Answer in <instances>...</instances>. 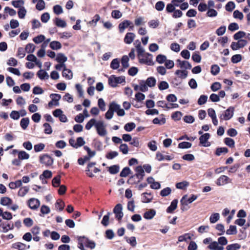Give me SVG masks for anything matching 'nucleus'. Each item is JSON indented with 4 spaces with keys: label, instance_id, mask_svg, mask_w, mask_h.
<instances>
[{
    "label": "nucleus",
    "instance_id": "obj_1",
    "mask_svg": "<svg viewBox=\"0 0 250 250\" xmlns=\"http://www.w3.org/2000/svg\"><path fill=\"white\" fill-rule=\"evenodd\" d=\"M94 126L97 134L101 137H104L107 134L106 125L103 121H97L94 118L90 119L85 125V128L89 130Z\"/></svg>",
    "mask_w": 250,
    "mask_h": 250
},
{
    "label": "nucleus",
    "instance_id": "obj_2",
    "mask_svg": "<svg viewBox=\"0 0 250 250\" xmlns=\"http://www.w3.org/2000/svg\"><path fill=\"white\" fill-rule=\"evenodd\" d=\"M197 198V196L195 195H192L189 198H188L187 195H184L180 201V203L182 205L181 209L182 210H188L189 208V207L188 206V204L192 203Z\"/></svg>",
    "mask_w": 250,
    "mask_h": 250
},
{
    "label": "nucleus",
    "instance_id": "obj_3",
    "mask_svg": "<svg viewBox=\"0 0 250 250\" xmlns=\"http://www.w3.org/2000/svg\"><path fill=\"white\" fill-rule=\"evenodd\" d=\"M108 84L113 87H115L118 84L125 83V77L124 76L116 77L115 75H111L108 78Z\"/></svg>",
    "mask_w": 250,
    "mask_h": 250
},
{
    "label": "nucleus",
    "instance_id": "obj_4",
    "mask_svg": "<svg viewBox=\"0 0 250 250\" xmlns=\"http://www.w3.org/2000/svg\"><path fill=\"white\" fill-rule=\"evenodd\" d=\"M139 60L141 63L145 64L147 65H152L154 64L152 60V55L148 53H146L142 57L139 58Z\"/></svg>",
    "mask_w": 250,
    "mask_h": 250
},
{
    "label": "nucleus",
    "instance_id": "obj_5",
    "mask_svg": "<svg viewBox=\"0 0 250 250\" xmlns=\"http://www.w3.org/2000/svg\"><path fill=\"white\" fill-rule=\"evenodd\" d=\"M234 108L232 106L229 107L224 113L220 116V119L222 120H229L230 119L234 114Z\"/></svg>",
    "mask_w": 250,
    "mask_h": 250
},
{
    "label": "nucleus",
    "instance_id": "obj_6",
    "mask_svg": "<svg viewBox=\"0 0 250 250\" xmlns=\"http://www.w3.org/2000/svg\"><path fill=\"white\" fill-rule=\"evenodd\" d=\"M236 42H232L230 47L233 50H237L240 48H242L246 46L248 44V42L246 40H237Z\"/></svg>",
    "mask_w": 250,
    "mask_h": 250
},
{
    "label": "nucleus",
    "instance_id": "obj_7",
    "mask_svg": "<svg viewBox=\"0 0 250 250\" xmlns=\"http://www.w3.org/2000/svg\"><path fill=\"white\" fill-rule=\"evenodd\" d=\"M40 162L46 166H50L53 163V159L47 154H44L40 156Z\"/></svg>",
    "mask_w": 250,
    "mask_h": 250
},
{
    "label": "nucleus",
    "instance_id": "obj_8",
    "mask_svg": "<svg viewBox=\"0 0 250 250\" xmlns=\"http://www.w3.org/2000/svg\"><path fill=\"white\" fill-rule=\"evenodd\" d=\"M113 212L115 214L116 218L118 220H121L124 215L122 205L121 204L116 205L113 209Z\"/></svg>",
    "mask_w": 250,
    "mask_h": 250
},
{
    "label": "nucleus",
    "instance_id": "obj_9",
    "mask_svg": "<svg viewBox=\"0 0 250 250\" xmlns=\"http://www.w3.org/2000/svg\"><path fill=\"white\" fill-rule=\"evenodd\" d=\"M117 106L113 104L112 102L111 103L109 106V109L105 113V117L107 120H110L113 118L114 110L117 109Z\"/></svg>",
    "mask_w": 250,
    "mask_h": 250
},
{
    "label": "nucleus",
    "instance_id": "obj_10",
    "mask_svg": "<svg viewBox=\"0 0 250 250\" xmlns=\"http://www.w3.org/2000/svg\"><path fill=\"white\" fill-rule=\"evenodd\" d=\"M231 180L226 175H222L219 177L216 181V184L219 186H223L228 183H230Z\"/></svg>",
    "mask_w": 250,
    "mask_h": 250
},
{
    "label": "nucleus",
    "instance_id": "obj_11",
    "mask_svg": "<svg viewBox=\"0 0 250 250\" xmlns=\"http://www.w3.org/2000/svg\"><path fill=\"white\" fill-rule=\"evenodd\" d=\"M14 228L13 223H2L0 225V230L3 233H6L9 230H13Z\"/></svg>",
    "mask_w": 250,
    "mask_h": 250
},
{
    "label": "nucleus",
    "instance_id": "obj_12",
    "mask_svg": "<svg viewBox=\"0 0 250 250\" xmlns=\"http://www.w3.org/2000/svg\"><path fill=\"white\" fill-rule=\"evenodd\" d=\"M177 65L181 69H190L192 67L191 64L187 61H181L179 59L177 60Z\"/></svg>",
    "mask_w": 250,
    "mask_h": 250
},
{
    "label": "nucleus",
    "instance_id": "obj_13",
    "mask_svg": "<svg viewBox=\"0 0 250 250\" xmlns=\"http://www.w3.org/2000/svg\"><path fill=\"white\" fill-rule=\"evenodd\" d=\"M28 204L31 209H36L39 207L40 202L38 199L33 198L28 200Z\"/></svg>",
    "mask_w": 250,
    "mask_h": 250
},
{
    "label": "nucleus",
    "instance_id": "obj_14",
    "mask_svg": "<svg viewBox=\"0 0 250 250\" xmlns=\"http://www.w3.org/2000/svg\"><path fill=\"white\" fill-rule=\"evenodd\" d=\"M210 135L209 133H206L201 135L199 138L200 143L204 146L207 147L210 146V144L208 142Z\"/></svg>",
    "mask_w": 250,
    "mask_h": 250
},
{
    "label": "nucleus",
    "instance_id": "obj_15",
    "mask_svg": "<svg viewBox=\"0 0 250 250\" xmlns=\"http://www.w3.org/2000/svg\"><path fill=\"white\" fill-rule=\"evenodd\" d=\"M135 171L136 173L135 175L138 179V182H140L143 179L145 175L144 170L141 166H138L135 169Z\"/></svg>",
    "mask_w": 250,
    "mask_h": 250
},
{
    "label": "nucleus",
    "instance_id": "obj_16",
    "mask_svg": "<svg viewBox=\"0 0 250 250\" xmlns=\"http://www.w3.org/2000/svg\"><path fill=\"white\" fill-rule=\"evenodd\" d=\"M136 37L135 34L132 32H128L125 35L124 39V42L128 44H131Z\"/></svg>",
    "mask_w": 250,
    "mask_h": 250
},
{
    "label": "nucleus",
    "instance_id": "obj_17",
    "mask_svg": "<svg viewBox=\"0 0 250 250\" xmlns=\"http://www.w3.org/2000/svg\"><path fill=\"white\" fill-rule=\"evenodd\" d=\"M156 159L158 161H162L164 160L170 161L173 158L169 155H165L160 152H157L156 154Z\"/></svg>",
    "mask_w": 250,
    "mask_h": 250
},
{
    "label": "nucleus",
    "instance_id": "obj_18",
    "mask_svg": "<svg viewBox=\"0 0 250 250\" xmlns=\"http://www.w3.org/2000/svg\"><path fill=\"white\" fill-rule=\"evenodd\" d=\"M132 24V22L129 20H125L119 24V29L121 33H123L125 29Z\"/></svg>",
    "mask_w": 250,
    "mask_h": 250
},
{
    "label": "nucleus",
    "instance_id": "obj_19",
    "mask_svg": "<svg viewBox=\"0 0 250 250\" xmlns=\"http://www.w3.org/2000/svg\"><path fill=\"white\" fill-rule=\"evenodd\" d=\"M152 199L153 196L150 193L145 192L142 194V201L143 203H149L152 200Z\"/></svg>",
    "mask_w": 250,
    "mask_h": 250
},
{
    "label": "nucleus",
    "instance_id": "obj_20",
    "mask_svg": "<svg viewBox=\"0 0 250 250\" xmlns=\"http://www.w3.org/2000/svg\"><path fill=\"white\" fill-rule=\"evenodd\" d=\"M77 238L78 241V247H80V246L82 245V246H84V245H85V246H86L89 240V239L88 238L84 236H77Z\"/></svg>",
    "mask_w": 250,
    "mask_h": 250
},
{
    "label": "nucleus",
    "instance_id": "obj_21",
    "mask_svg": "<svg viewBox=\"0 0 250 250\" xmlns=\"http://www.w3.org/2000/svg\"><path fill=\"white\" fill-rule=\"evenodd\" d=\"M156 214V211L153 209L146 211L144 214V217L147 220L152 219Z\"/></svg>",
    "mask_w": 250,
    "mask_h": 250
},
{
    "label": "nucleus",
    "instance_id": "obj_22",
    "mask_svg": "<svg viewBox=\"0 0 250 250\" xmlns=\"http://www.w3.org/2000/svg\"><path fill=\"white\" fill-rule=\"evenodd\" d=\"M96 165L95 162H91L88 164L87 169L86 170V173L87 176L90 177H94V175L92 173L93 170L94 166Z\"/></svg>",
    "mask_w": 250,
    "mask_h": 250
},
{
    "label": "nucleus",
    "instance_id": "obj_23",
    "mask_svg": "<svg viewBox=\"0 0 250 250\" xmlns=\"http://www.w3.org/2000/svg\"><path fill=\"white\" fill-rule=\"evenodd\" d=\"M175 74L178 76L179 78L185 79L188 76V72L186 70H177L175 72Z\"/></svg>",
    "mask_w": 250,
    "mask_h": 250
},
{
    "label": "nucleus",
    "instance_id": "obj_24",
    "mask_svg": "<svg viewBox=\"0 0 250 250\" xmlns=\"http://www.w3.org/2000/svg\"><path fill=\"white\" fill-rule=\"evenodd\" d=\"M208 248L210 250H223L224 248L222 246H219L218 243L216 241L211 242Z\"/></svg>",
    "mask_w": 250,
    "mask_h": 250
},
{
    "label": "nucleus",
    "instance_id": "obj_25",
    "mask_svg": "<svg viewBox=\"0 0 250 250\" xmlns=\"http://www.w3.org/2000/svg\"><path fill=\"white\" fill-rule=\"evenodd\" d=\"M37 76L41 80L48 79L49 76L44 70L40 69L37 73Z\"/></svg>",
    "mask_w": 250,
    "mask_h": 250
},
{
    "label": "nucleus",
    "instance_id": "obj_26",
    "mask_svg": "<svg viewBox=\"0 0 250 250\" xmlns=\"http://www.w3.org/2000/svg\"><path fill=\"white\" fill-rule=\"evenodd\" d=\"M62 76L67 80H71L73 78V73L69 69L64 68L62 73Z\"/></svg>",
    "mask_w": 250,
    "mask_h": 250
},
{
    "label": "nucleus",
    "instance_id": "obj_27",
    "mask_svg": "<svg viewBox=\"0 0 250 250\" xmlns=\"http://www.w3.org/2000/svg\"><path fill=\"white\" fill-rule=\"evenodd\" d=\"M57 62L60 63H64L67 61V58L62 53H58L56 58Z\"/></svg>",
    "mask_w": 250,
    "mask_h": 250
},
{
    "label": "nucleus",
    "instance_id": "obj_28",
    "mask_svg": "<svg viewBox=\"0 0 250 250\" xmlns=\"http://www.w3.org/2000/svg\"><path fill=\"white\" fill-rule=\"evenodd\" d=\"M29 190V188L27 186L21 187L18 192V195L20 197H24L28 192Z\"/></svg>",
    "mask_w": 250,
    "mask_h": 250
},
{
    "label": "nucleus",
    "instance_id": "obj_29",
    "mask_svg": "<svg viewBox=\"0 0 250 250\" xmlns=\"http://www.w3.org/2000/svg\"><path fill=\"white\" fill-rule=\"evenodd\" d=\"M22 186L21 181L18 180L15 182H11L9 184V187L11 189H15L18 188H20Z\"/></svg>",
    "mask_w": 250,
    "mask_h": 250
},
{
    "label": "nucleus",
    "instance_id": "obj_30",
    "mask_svg": "<svg viewBox=\"0 0 250 250\" xmlns=\"http://www.w3.org/2000/svg\"><path fill=\"white\" fill-rule=\"evenodd\" d=\"M50 97L52 100L54 102V105L58 106L59 105V101L61 98V96L58 94H51Z\"/></svg>",
    "mask_w": 250,
    "mask_h": 250
},
{
    "label": "nucleus",
    "instance_id": "obj_31",
    "mask_svg": "<svg viewBox=\"0 0 250 250\" xmlns=\"http://www.w3.org/2000/svg\"><path fill=\"white\" fill-rule=\"evenodd\" d=\"M178 200L177 199H175L173 200L169 207H168L167 209V211L168 213L172 212L174 210H175L177 206Z\"/></svg>",
    "mask_w": 250,
    "mask_h": 250
},
{
    "label": "nucleus",
    "instance_id": "obj_32",
    "mask_svg": "<svg viewBox=\"0 0 250 250\" xmlns=\"http://www.w3.org/2000/svg\"><path fill=\"white\" fill-rule=\"evenodd\" d=\"M54 23L57 26L60 27L64 28L66 26V22L59 18H55L54 20Z\"/></svg>",
    "mask_w": 250,
    "mask_h": 250
},
{
    "label": "nucleus",
    "instance_id": "obj_33",
    "mask_svg": "<svg viewBox=\"0 0 250 250\" xmlns=\"http://www.w3.org/2000/svg\"><path fill=\"white\" fill-rule=\"evenodd\" d=\"M145 82L147 86L150 87H154L156 83V80L153 77H148Z\"/></svg>",
    "mask_w": 250,
    "mask_h": 250
},
{
    "label": "nucleus",
    "instance_id": "obj_34",
    "mask_svg": "<svg viewBox=\"0 0 250 250\" xmlns=\"http://www.w3.org/2000/svg\"><path fill=\"white\" fill-rule=\"evenodd\" d=\"M12 248L18 249L19 250H26V245L21 243L17 242L13 244L12 246Z\"/></svg>",
    "mask_w": 250,
    "mask_h": 250
},
{
    "label": "nucleus",
    "instance_id": "obj_35",
    "mask_svg": "<svg viewBox=\"0 0 250 250\" xmlns=\"http://www.w3.org/2000/svg\"><path fill=\"white\" fill-rule=\"evenodd\" d=\"M188 186L189 183L186 181H183L176 184V188L180 189H185Z\"/></svg>",
    "mask_w": 250,
    "mask_h": 250
},
{
    "label": "nucleus",
    "instance_id": "obj_36",
    "mask_svg": "<svg viewBox=\"0 0 250 250\" xmlns=\"http://www.w3.org/2000/svg\"><path fill=\"white\" fill-rule=\"evenodd\" d=\"M0 202L2 206H8L12 203V200L8 197H4L1 198Z\"/></svg>",
    "mask_w": 250,
    "mask_h": 250
},
{
    "label": "nucleus",
    "instance_id": "obj_37",
    "mask_svg": "<svg viewBox=\"0 0 250 250\" xmlns=\"http://www.w3.org/2000/svg\"><path fill=\"white\" fill-rule=\"evenodd\" d=\"M50 47L53 50H58L61 48L62 44L58 41H53L50 43Z\"/></svg>",
    "mask_w": 250,
    "mask_h": 250
},
{
    "label": "nucleus",
    "instance_id": "obj_38",
    "mask_svg": "<svg viewBox=\"0 0 250 250\" xmlns=\"http://www.w3.org/2000/svg\"><path fill=\"white\" fill-rule=\"evenodd\" d=\"M113 104L117 105V109L114 110V112H116L119 116H123L125 114V112L123 109L121 108L120 105L117 104L116 103L113 102Z\"/></svg>",
    "mask_w": 250,
    "mask_h": 250
},
{
    "label": "nucleus",
    "instance_id": "obj_39",
    "mask_svg": "<svg viewBox=\"0 0 250 250\" xmlns=\"http://www.w3.org/2000/svg\"><path fill=\"white\" fill-rule=\"evenodd\" d=\"M246 33L245 32L240 31L236 33L233 35V39L235 40H242V38L245 37L246 36Z\"/></svg>",
    "mask_w": 250,
    "mask_h": 250
},
{
    "label": "nucleus",
    "instance_id": "obj_40",
    "mask_svg": "<svg viewBox=\"0 0 250 250\" xmlns=\"http://www.w3.org/2000/svg\"><path fill=\"white\" fill-rule=\"evenodd\" d=\"M29 124V119L28 118H22L20 122V125L23 129H25Z\"/></svg>",
    "mask_w": 250,
    "mask_h": 250
},
{
    "label": "nucleus",
    "instance_id": "obj_41",
    "mask_svg": "<svg viewBox=\"0 0 250 250\" xmlns=\"http://www.w3.org/2000/svg\"><path fill=\"white\" fill-rule=\"evenodd\" d=\"M160 24V21L158 20H150L148 22V25L150 28H156Z\"/></svg>",
    "mask_w": 250,
    "mask_h": 250
},
{
    "label": "nucleus",
    "instance_id": "obj_42",
    "mask_svg": "<svg viewBox=\"0 0 250 250\" xmlns=\"http://www.w3.org/2000/svg\"><path fill=\"white\" fill-rule=\"evenodd\" d=\"M29 155L24 151H20L18 154V158L20 160H27L29 159Z\"/></svg>",
    "mask_w": 250,
    "mask_h": 250
},
{
    "label": "nucleus",
    "instance_id": "obj_43",
    "mask_svg": "<svg viewBox=\"0 0 250 250\" xmlns=\"http://www.w3.org/2000/svg\"><path fill=\"white\" fill-rule=\"evenodd\" d=\"M136 127V125L133 122L126 124L124 126V129L128 132L131 131Z\"/></svg>",
    "mask_w": 250,
    "mask_h": 250
},
{
    "label": "nucleus",
    "instance_id": "obj_44",
    "mask_svg": "<svg viewBox=\"0 0 250 250\" xmlns=\"http://www.w3.org/2000/svg\"><path fill=\"white\" fill-rule=\"evenodd\" d=\"M119 169L118 165H113L108 167V171L111 174H115L119 171Z\"/></svg>",
    "mask_w": 250,
    "mask_h": 250
},
{
    "label": "nucleus",
    "instance_id": "obj_45",
    "mask_svg": "<svg viewBox=\"0 0 250 250\" xmlns=\"http://www.w3.org/2000/svg\"><path fill=\"white\" fill-rule=\"evenodd\" d=\"M118 152L117 151H111L107 153L105 157L109 160H112L114 159V158L118 156Z\"/></svg>",
    "mask_w": 250,
    "mask_h": 250
},
{
    "label": "nucleus",
    "instance_id": "obj_46",
    "mask_svg": "<svg viewBox=\"0 0 250 250\" xmlns=\"http://www.w3.org/2000/svg\"><path fill=\"white\" fill-rule=\"evenodd\" d=\"M126 240V241L129 243L131 246L135 247L137 244L136 238L134 236L131 237H125V238Z\"/></svg>",
    "mask_w": 250,
    "mask_h": 250
},
{
    "label": "nucleus",
    "instance_id": "obj_47",
    "mask_svg": "<svg viewBox=\"0 0 250 250\" xmlns=\"http://www.w3.org/2000/svg\"><path fill=\"white\" fill-rule=\"evenodd\" d=\"M128 61L129 58L127 56L125 55L123 56L121 60V63L124 68H126L129 66Z\"/></svg>",
    "mask_w": 250,
    "mask_h": 250
},
{
    "label": "nucleus",
    "instance_id": "obj_48",
    "mask_svg": "<svg viewBox=\"0 0 250 250\" xmlns=\"http://www.w3.org/2000/svg\"><path fill=\"white\" fill-rule=\"evenodd\" d=\"M140 85V91L143 92H146L148 90V86L145 81L141 80L139 81Z\"/></svg>",
    "mask_w": 250,
    "mask_h": 250
},
{
    "label": "nucleus",
    "instance_id": "obj_49",
    "mask_svg": "<svg viewBox=\"0 0 250 250\" xmlns=\"http://www.w3.org/2000/svg\"><path fill=\"white\" fill-rule=\"evenodd\" d=\"M220 218V215L218 213H214L211 215L209 221L211 223H216Z\"/></svg>",
    "mask_w": 250,
    "mask_h": 250
},
{
    "label": "nucleus",
    "instance_id": "obj_50",
    "mask_svg": "<svg viewBox=\"0 0 250 250\" xmlns=\"http://www.w3.org/2000/svg\"><path fill=\"white\" fill-rule=\"evenodd\" d=\"M217 15L218 12L216 10L212 8H208V10L207 12V15L208 17L213 18L216 17Z\"/></svg>",
    "mask_w": 250,
    "mask_h": 250
},
{
    "label": "nucleus",
    "instance_id": "obj_51",
    "mask_svg": "<svg viewBox=\"0 0 250 250\" xmlns=\"http://www.w3.org/2000/svg\"><path fill=\"white\" fill-rule=\"evenodd\" d=\"M120 65V62L118 59H113L111 63L110 67L113 69H117L119 68Z\"/></svg>",
    "mask_w": 250,
    "mask_h": 250
},
{
    "label": "nucleus",
    "instance_id": "obj_52",
    "mask_svg": "<svg viewBox=\"0 0 250 250\" xmlns=\"http://www.w3.org/2000/svg\"><path fill=\"white\" fill-rule=\"evenodd\" d=\"M52 173L51 171L45 170L43 172L42 174L40 176V179H42V178L49 179L52 177Z\"/></svg>",
    "mask_w": 250,
    "mask_h": 250
},
{
    "label": "nucleus",
    "instance_id": "obj_53",
    "mask_svg": "<svg viewBox=\"0 0 250 250\" xmlns=\"http://www.w3.org/2000/svg\"><path fill=\"white\" fill-rule=\"evenodd\" d=\"M242 59V56L240 54H236L231 57V61L233 63H237L240 61H241Z\"/></svg>",
    "mask_w": 250,
    "mask_h": 250
},
{
    "label": "nucleus",
    "instance_id": "obj_54",
    "mask_svg": "<svg viewBox=\"0 0 250 250\" xmlns=\"http://www.w3.org/2000/svg\"><path fill=\"white\" fill-rule=\"evenodd\" d=\"M110 214V213L108 212L106 215L103 217V218L101 221V223L103 226L106 227L108 225Z\"/></svg>",
    "mask_w": 250,
    "mask_h": 250
},
{
    "label": "nucleus",
    "instance_id": "obj_55",
    "mask_svg": "<svg viewBox=\"0 0 250 250\" xmlns=\"http://www.w3.org/2000/svg\"><path fill=\"white\" fill-rule=\"evenodd\" d=\"M168 83L166 81H161L158 84V88L160 90H164L168 89Z\"/></svg>",
    "mask_w": 250,
    "mask_h": 250
},
{
    "label": "nucleus",
    "instance_id": "obj_56",
    "mask_svg": "<svg viewBox=\"0 0 250 250\" xmlns=\"http://www.w3.org/2000/svg\"><path fill=\"white\" fill-rule=\"evenodd\" d=\"M171 192V189L170 188L167 187L162 189L160 192V195L162 197H166L169 195Z\"/></svg>",
    "mask_w": 250,
    "mask_h": 250
},
{
    "label": "nucleus",
    "instance_id": "obj_57",
    "mask_svg": "<svg viewBox=\"0 0 250 250\" xmlns=\"http://www.w3.org/2000/svg\"><path fill=\"white\" fill-rule=\"evenodd\" d=\"M237 232V231L236 226L233 225H230L229 229H228L226 231V233L228 235L235 234Z\"/></svg>",
    "mask_w": 250,
    "mask_h": 250
},
{
    "label": "nucleus",
    "instance_id": "obj_58",
    "mask_svg": "<svg viewBox=\"0 0 250 250\" xmlns=\"http://www.w3.org/2000/svg\"><path fill=\"white\" fill-rule=\"evenodd\" d=\"M235 7V4L233 1H229L226 5L225 8L227 11L231 12Z\"/></svg>",
    "mask_w": 250,
    "mask_h": 250
},
{
    "label": "nucleus",
    "instance_id": "obj_59",
    "mask_svg": "<svg viewBox=\"0 0 250 250\" xmlns=\"http://www.w3.org/2000/svg\"><path fill=\"white\" fill-rule=\"evenodd\" d=\"M61 183V176L60 175L54 177L52 181V186L54 187H57L60 186Z\"/></svg>",
    "mask_w": 250,
    "mask_h": 250
},
{
    "label": "nucleus",
    "instance_id": "obj_60",
    "mask_svg": "<svg viewBox=\"0 0 250 250\" xmlns=\"http://www.w3.org/2000/svg\"><path fill=\"white\" fill-rule=\"evenodd\" d=\"M100 20V16L98 14H96L94 16V19L89 21L88 24L91 25L95 26L97 25V22Z\"/></svg>",
    "mask_w": 250,
    "mask_h": 250
},
{
    "label": "nucleus",
    "instance_id": "obj_61",
    "mask_svg": "<svg viewBox=\"0 0 250 250\" xmlns=\"http://www.w3.org/2000/svg\"><path fill=\"white\" fill-rule=\"evenodd\" d=\"M176 7L172 1L167 5L166 10L167 13H172L175 10Z\"/></svg>",
    "mask_w": 250,
    "mask_h": 250
},
{
    "label": "nucleus",
    "instance_id": "obj_62",
    "mask_svg": "<svg viewBox=\"0 0 250 250\" xmlns=\"http://www.w3.org/2000/svg\"><path fill=\"white\" fill-rule=\"evenodd\" d=\"M191 144L187 142L180 143L178 145V147L182 149L189 148L191 147Z\"/></svg>",
    "mask_w": 250,
    "mask_h": 250
},
{
    "label": "nucleus",
    "instance_id": "obj_63",
    "mask_svg": "<svg viewBox=\"0 0 250 250\" xmlns=\"http://www.w3.org/2000/svg\"><path fill=\"white\" fill-rule=\"evenodd\" d=\"M35 49V46L32 43H28L26 45L25 50L27 53H33Z\"/></svg>",
    "mask_w": 250,
    "mask_h": 250
},
{
    "label": "nucleus",
    "instance_id": "obj_64",
    "mask_svg": "<svg viewBox=\"0 0 250 250\" xmlns=\"http://www.w3.org/2000/svg\"><path fill=\"white\" fill-rule=\"evenodd\" d=\"M130 169L129 167H125L122 170L120 175L122 177H125L130 174Z\"/></svg>",
    "mask_w": 250,
    "mask_h": 250
}]
</instances>
